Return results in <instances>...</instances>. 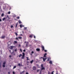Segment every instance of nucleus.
<instances>
[{"label":"nucleus","instance_id":"f257e3e1","mask_svg":"<svg viewBox=\"0 0 74 74\" xmlns=\"http://www.w3.org/2000/svg\"><path fill=\"white\" fill-rule=\"evenodd\" d=\"M40 66L41 67V69L40 70V71H42V70H45V68L43 66V64H41Z\"/></svg>","mask_w":74,"mask_h":74},{"label":"nucleus","instance_id":"f03ea898","mask_svg":"<svg viewBox=\"0 0 74 74\" xmlns=\"http://www.w3.org/2000/svg\"><path fill=\"white\" fill-rule=\"evenodd\" d=\"M28 44L29 42H27V43L25 47H26V48H28V47H29L28 46Z\"/></svg>","mask_w":74,"mask_h":74},{"label":"nucleus","instance_id":"7ed1b4c3","mask_svg":"<svg viewBox=\"0 0 74 74\" xmlns=\"http://www.w3.org/2000/svg\"><path fill=\"white\" fill-rule=\"evenodd\" d=\"M1 38L2 39H4L5 38V36H2L1 37Z\"/></svg>","mask_w":74,"mask_h":74},{"label":"nucleus","instance_id":"20e7f679","mask_svg":"<svg viewBox=\"0 0 74 74\" xmlns=\"http://www.w3.org/2000/svg\"><path fill=\"white\" fill-rule=\"evenodd\" d=\"M36 50L38 52H40V49L39 48H37L36 49Z\"/></svg>","mask_w":74,"mask_h":74},{"label":"nucleus","instance_id":"39448f33","mask_svg":"<svg viewBox=\"0 0 74 74\" xmlns=\"http://www.w3.org/2000/svg\"><path fill=\"white\" fill-rule=\"evenodd\" d=\"M41 47H42V50L44 51V47L43 46H42Z\"/></svg>","mask_w":74,"mask_h":74},{"label":"nucleus","instance_id":"423d86ee","mask_svg":"<svg viewBox=\"0 0 74 74\" xmlns=\"http://www.w3.org/2000/svg\"><path fill=\"white\" fill-rule=\"evenodd\" d=\"M33 69L34 70H36V66H33Z\"/></svg>","mask_w":74,"mask_h":74},{"label":"nucleus","instance_id":"0eeeda50","mask_svg":"<svg viewBox=\"0 0 74 74\" xmlns=\"http://www.w3.org/2000/svg\"><path fill=\"white\" fill-rule=\"evenodd\" d=\"M18 25V22L16 23V27H15L16 28V27H17V26Z\"/></svg>","mask_w":74,"mask_h":74},{"label":"nucleus","instance_id":"6e6552de","mask_svg":"<svg viewBox=\"0 0 74 74\" xmlns=\"http://www.w3.org/2000/svg\"><path fill=\"white\" fill-rule=\"evenodd\" d=\"M13 48H14V46H11L10 48V49H13Z\"/></svg>","mask_w":74,"mask_h":74},{"label":"nucleus","instance_id":"1a4fd4ad","mask_svg":"<svg viewBox=\"0 0 74 74\" xmlns=\"http://www.w3.org/2000/svg\"><path fill=\"white\" fill-rule=\"evenodd\" d=\"M33 62H34L33 60H32V61H31L30 62L31 64H32Z\"/></svg>","mask_w":74,"mask_h":74},{"label":"nucleus","instance_id":"9d476101","mask_svg":"<svg viewBox=\"0 0 74 74\" xmlns=\"http://www.w3.org/2000/svg\"><path fill=\"white\" fill-rule=\"evenodd\" d=\"M43 61H44V62H45V60H46V59H47V58H43Z\"/></svg>","mask_w":74,"mask_h":74},{"label":"nucleus","instance_id":"9b49d317","mask_svg":"<svg viewBox=\"0 0 74 74\" xmlns=\"http://www.w3.org/2000/svg\"><path fill=\"white\" fill-rule=\"evenodd\" d=\"M49 63L50 64H52V61H50L49 62Z\"/></svg>","mask_w":74,"mask_h":74},{"label":"nucleus","instance_id":"f8f14e48","mask_svg":"<svg viewBox=\"0 0 74 74\" xmlns=\"http://www.w3.org/2000/svg\"><path fill=\"white\" fill-rule=\"evenodd\" d=\"M5 63H6V62L5 61L3 63V65H5Z\"/></svg>","mask_w":74,"mask_h":74},{"label":"nucleus","instance_id":"ddd939ff","mask_svg":"<svg viewBox=\"0 0 74 74\" xmlns=\"http://www.w3.org/2000/svg\"><path fill=\"white\" fill-rule=\"evenodd\" d=\"M23 26H24L22 25H20V28H22V27Z\"/></svg>","mask_w":74,"mask_h":74},{"label":"nucleus","instance_id":"4468645a","mask_svg":"<svg viewBox=\"0 0 74 74\" xmlns=\"http://www.w3.org/2000/svg\"><path fill=\"white\" fill-rule=\"evenodd\" d=\"M22 55L21 54H20V55H19L18 56L19 58H21L22 56Z\"/></svg>","mask_w":74,"mask_h":74},{"label":"nucleus","instance_id":"2eb2a0df","mask_svg":"<svg viewBox=\"0 0 74 74\" xmlns=\"http://www.w3.org/2000/svg\"><path fill=\"white\" fill-rule=\"evenodd\" d=\"M18 22L20 24H21V23H22V22H21V20H19Z\"/></svg>","mask_w":74,"mask_h":74},{"label":"nucleus","instance_id":"dca6fc26","mask_svg":"<svg viewBox=\"0 0 74 74\" xmlns=\"http://www.w3.org/2000/svg\"><path fill=\"white\" fill-rule=\"evenodd\" d=\"M4 15V13H2L1 14V16H3Z\"/></svg>","mask_w":74,"mask_h":74},{"label":"nucleus","instance_id":"f3484780","mask_svg":"<svg viewBox=\"0 0 74 74\" xmlns=\"http://www.w3.org/2000/svg\"><path fill=\"white\" fill-rule=\"evenodd\" d=\"M16 66H14L13 67V69H15V68H16Z\"/></svg>","mask_w":74,"mask_h":74},{"label":"nucleus","instance_id":"a211bd4d","mask_svg":"<svg viewBox=\"0 0 74 74\" xmlns=\"http://www.w3.org/2000/svg\"><path fill=\"white\" fill-rule=\"evenodd\" d=\"M24 56H23L22 57H21V59H24Z\"/></svg>","mask_w":74,"mask_h":74},{"label":"nucleus","instance_id":"6ab92c4d","mask_svg":"<svg viewBox=\"0 0 74 74\" xmlns=\"http://www.w3.org/2000/svg\"><path fill=\"white\" fill-rule=\"evenodd\" d=\"M49 59H51V58H48L47 61H49L50 60H49Z\"/></svg>","mask_w":74,"mask_h":74},{"label":"nucleus","instance_id":"aec40b11","mask_svg":"<svg viewBox=\"0 0 74 74\" xmlns=\"http://www.w3.org/2000/svg\"><path fill=\"white\" fill-rule=\"evenodd\" d=\"M14 42L16 44V43H17V41H14Z\"/></svg>","mask_w":74,"mask_h":74},{"label":"nucleus","instance_id":"412c9836","mask_svg":"<svg viewBox=\"0 0 74 74\" xmlns=\"http://www.w3.org/2000/svg\"><path fill=\"white\" fill-rule=\"evenodd\" d=\"M18 38L19 39H22V37H20L19 36L18 37Z\"/></svg>","mask_w":74,"mask_h":74},{"label":"nucleus","instance_id":"4be33fe9","mask_svg":"<svg viewBox=\"0 0 74 74\" xmlns=\"http://www.w3.org/2000/svg\"><path fill=\"white\" fill-rule=\"evenodd\" d=\"M5 18H3L2 21H4V20H5Z\"/></svg>","mask_w":74,"mask_h":74},{"label":"nucleus","instance_id":"5701e85b","mask_svg":"<svg viewBox=\"0 0 74 74\" xmlns=\"http://www.w3.org/2000/svg\"><path fill=\"white\" fill-rule=\"evenodd\" d=\"M15 34H16V36H18V33H16V32H15Z\"/></svg>","mask_w":74,"mask_h":74},{"label":"nucleus","instance_id":"b1692460","mask_svg":"<svg viewBox=\"0 0 74 74\" xmlns=\"http://www.w3.org/2000/svg\"><path fill=\"white\" fill-rule=\"evenodd\" d=\"M23 56H24L25 54V53H23Z\"/></svg>","mask_w":74,"mask_h":74},{"label":"nucleus","instance_id":"393cba45","mask_svg":"<svg viewBox=\"0 0 74 74\" xmlns=\"http://www.w3.org/2000/svg\"><path fill=\"white\" fill-rule=\"evenodd\" d=\"M14 51L15 52H16L17 51V49H15Z\"/></svg>","mask_w":74,"mask_h":74},{"label":"nucleus","instance_id":"a878e982","mask_svg":"<svg viewBox=\"0 0 74 74\" xmlns=\"http://www.w3.org/2000/svg\"><path fill=\"white\" fill-rule=\"evenodd\" d=\"M29 37H30L31 38H32V35H30L29 36Z\"/></svg>","mask_w":74,"mask_h":74},{"label":"nucleus","instance_id":"bb28decb","mask_svg":"<svg viewBox=\"0 0 74 74\" xmlns=\"http://www.w3.org/2000/svg\"><path fill=\"white\" fill-rule=\"evenodd\" d=\"M41 71H40L39 74H42V73H41Z\"/></svg>","mask_w":74,"mask_h":74},{"label":"nucleus","instance_id":"cd10ccee","mask_svg":"<svg viewBox=\"0 0 74 74\" xmlns=\"http://www.w3.org/2000/svg\"><path fill=\"white\" fill-rule=\"evenodd\" d=\"M53 72H54V71H53L51 73V74H53Z\"/></svg>","mask_w":74,"mask_h":74},{"label":"nucleus","instance_id":"c85d7f7f","mask_svg":"<svg viewBox=\"0 0 74 74\" xmlns=\"http://www.w3.org/2000/svg\"><path fill=\"white\" fill-rule=\"evenodd\" d=\"M24 72H25V71H23L21 72V73H23Z\"/></svg>","mask_w":74,"mask_h":74},{"label":"nucleus","instance_id":"c756f323","mask_svg":"<svg viewBox=\"0 0 74 74\" xmlns=\"http://www.w3.org/2000/svg\"><path fill=\"white\" fill-rule=\"evenodd\" d=\"M16 40H19V39H18V37H16Z\"/></svg>","mask_w":74,"mask_h":74},{"label":"nucleus","instance_id":"7c9ffc66","mask_svg":"<svg viewBox=\"0 0 74 74\" xmlns=\"http://www.w3.org/2000/svg\"><path fill=\"white\" fill-rule=\"evenodd\" d=\"M10 13H11V12L10 11H9V12H8V14H10Z\"/></svg>","mask_w":74,"mask_h":74},{"label":"nucleus","instance_id":"2f4dec72","mask_svg":"<svg viewBox=\"0 0 74 74\" xmlns=\"http://www.w3.org/2000/svg\"><path fill=\"white\" fill-rule=\"evenodd\" d=\"M18 66H21V64H20V63H19L18 64Z\"/></svg>","mask_w":74,"mask_h":74},{"label":"nucleus","instance_id":"473e14b6","mask_svg":"<svg viewBox=\"0 0 74 74\" xmlns=\"http://www.w3.org/2000/svg\"><path fill=\"white\" fill-rule=\"evenodd\" d=\"M3 67H5V65H3Z\"/></svg>","mask_w":74,"mask_h":74},{"label":"nucleus","instance_id":"72a5a7b5","mask_svg":"<svg viewBox=\"0 0 74 74\" xmlns=\"http://www.w3.org/2000/svg\"><path fill=\"white\" fill-rule=\"evenodd\" d=\"M6 16H7V18H9V16H8V15H7Z\"/></svg>","mask_w":74,"mask_h":74},{"label":"nucleus","instance_id":"f704fd0d","mask_svg":"<svg viewBox=\"0 0 74 74\" xmlns=\"http://www.w3.org/2000/svg\"><path fill=\"white\" fill-rule=\"evenodd\" d=\"M12 73H13V74H15V72H14V71H13Z\"/></svg>","mask_w":74,"mask_h":74},{"label":"nucleus","instance_id":"c9c22d12","mask_svg":"<svg viewBox=\"0 0 74 74\" xmlns=\"http://www.w3.org/2000/svg\"><path fill=\"white\" fill-rule=\"evenodd\" d=\"M11 28H12V27H13V25H11Z\"/></svg>","mask_w":74,"mask_h":74},{"label":"nucleus","instance_id":"e433bc0d","mask_svg":"<svg viewBox=\"0 0 74 74\" xmlns=\"http://www.w3.org/2000/svg\"><path fill=\"white\" fill-rule=\"evenodd\" d=\"M17 19H19V16H18L17 18Z\"/></svg>","mask_w":74,"mask_h":74},{"label":"nucleus","instance_id":"4c0bfd02","mask_svg":"<svg viewBox=\"0 0 74 74\" xmlns=\"http://www.w3.org/2000/svg\"><path fill=\"white\" fill-rule=\"evenodd\" d=\"M31 53H34V52L33 51H32Z\"/></svg>","mask_w":74,"mask_h":74},{"label":"nucleus","instance_id":"58836bf2","mask_svg":"<svg viewBox=\"0 0 74 74\" xmlns=\"http://www.w3.org/2000/svg\"><path fill=\"white\" fill-rule=\"evenodd\" d=\"M26 29H27V27H24V30H26Z\"/></svg>","mask_w":74,"mask_h":74},{"label":"nucleus","instance_id":"ea45409f","mask_svg":"<svg viewBox=\"0 0 74 74\" xmlns=\"http://www.w3.org/2000/svg\"><path fill=\"white\" fill-rule=\"evenodd\" d=\"M44 51L45 52H47V51L46 50H45Z\"/></svg>","mask_w":74,"mask_h":74},{"label":"nucleus","instance_id":"a19ab883","mask_svg":"<svg viewBox=\"0 0 74 74\" xmlns=\"http://www.w3.org/2000/svg\"><path fill=\"white\" fill-rule=\"evenodd\" d=\"M40 71V70H37V72H38V71Z\"/></svg>","mask_w":74,"mask_h":74},{"label":"nucleus","instance_id":"79ce46f5","mask_svg":"<svg viewBox=\"0 0 74 74\" xmlns=\"http://www.w3.org/2000/svg\"><path fill=\"white\" fill-rule=\"evenodd\" d=\"M48 74H51V73H50V72H48Z\"/></svg>","mask_w":74,"mask_h":74},{"label":"nucleus","instance_id":"37998d69","mask_svg":"<svg viewBox=\"0 0 74 74\" xmlns=\"http://www.w3.org/2000/svg\"><path fill=\"white\" fill-rule=\"evenodd\" d=\"M45 55H47V53H45Z\"/></svg>","mask_w":74,"mask_h":74},{"label":"nucleus","instance_id":"c03bdc74","mask_svg":"<svg viewBox=\"0 0 74 74\" xmlns=\"http://www.w3.org/2000/svg\"><path fill=\"white\" fill-rule=\"evenodd\" d=\"M23 52H25V51H26V50H25V49H24V50H23Z\"/></svg>","mask_w":74,"mask_h":74},{"label":"nucleus","instance_id":"a18cd8bd","mask_svg":"<svg viewBox=\"0 0 74 74\" xmlns=\"http://www.w3.org/2000/svg\"><path fill=\"white\" fill-rule=\"evenodd\" d=\"M44 57H46V56L45 55H44Z\"/></svg>","mask_w":74,"mask_h":74},{"label":"nucleus","instance_id":"49530a36","mask_svg":"<svg viewBox=\"0 0 74 74\" xmlns=\"http://www.w3.org/2000/svg\"><path fill=\"white\" fill-rule=\"evenodd\" d=\"M1 18H0V22H1Z\"/></svg>","mask_w":74,"mask_h":74},{"label":"nucleus","instance_id":"de8ad7c7","mask_svg":"<svg viewBox=\"0 0 74 74\" xmlns=\"http://www.w3.org/2000/svg\"><path fill=\"white\" fill-rule=\"evenodd\" d=\"M18 47H21V45L19 44L18 45Z\"/></svg>","mask_w":74,"mask_h":74},{"label":"nucleus","instance_id":"09e8293b","mask_svg":"<svg viewBox=\"0 0 74 74\" xmlns=\"http://www.w3.org/2000/svg\"><path fill=\"white\" fill-rule=\"evenodd\" d=\"M0 10H1V11H2V10H1V7L0 8Z\"/></svg>","mask_w":74,"mask_h":74},{"label":"nucleus","instance_id":"8fccbe9b","mask_svg":"<svg viewBox=\"0 0 74 74\" xmlns=\"http://www.w3.org/2000/svg\"><path fill=\"white\" fill-rule=\"evenodd\" d=\"M34 38H36V36H34Z\"/></svg>","mask_w":74,"mask_h":74},{"label":"nucleus","instance_id":"3c124183","mask_svg":"<svg viewBox=\"0 0 74 74\" xmlns=\"http://www.w3.org/2000/svg\"><path fill=\"white\" fill-rule=\"evenodd\" d=\"M9 52H10V53H11V50H9Z\"/></svg>","mask_w":74,"mask_h":74},{"label":"nucleus","instance_id":"603ef678","mask_svg":"<svg viewBox=\"0 0 74 74\" xmlns=\"http://www.w3.org/2000/svg\"><path fill=\"white\" fill-rule=\"evenodd\" d=\"M32 46V45H29V47H31Z\"/></svg>","mask_w":74,"mask_h":74},{"label":"nucleus","instance_id":"864d4df0","mask_svg":"<svg viewBox=\"0 0 74 74\" xmlns=\"http://www.w3.org/2000/svg\"><path fill=\"white\" fill-rule=\"evenodd\" d=\"M41 58H42V59H43L44 58L42 57H40V59H41Z\"/></svg>","mask_w":74,"mask_h":74},{"label":"nucleus","instance_id":"5fc2aeb1","mask_svg":"<svg viewBox=\"0 0 74 74\" xmlns=\"http://www.w3.org/2000/svg\"><path fill=\"white\" fill-rule=\"evenodd\" d=\"M25 43H26V44H27V42L25 41Z\"/></svg>","mask_w":74,"mask_h":74},{"label":"nucleus","instance_id":"6e6d98bb","mask_svg":"<svg viewBox=\"0 0 74 74\" xmlns=\"http://www.w3.org/2000/svg\"><path fill=\"white\" fill-rule=\"evenodd\" d=\"M26 74H29V73H28L27 72L26 73Z\"/></svg>","mask_w":74,"mask_h":74},{"label":"nucleus","instance_id":"4d7b16f0","mask_svg":"<svg viewBox=\"0 0 74 74\" xmlns=\"http://www.w3.org/2000/svg\"><path fill=\"white\" fill-rule=\"evenodd\" d=\"M10 74V72H8V74Z\"/></svg>","mask_w":74,"mask_h":74},{"label":"nucleus","instance_id":"13d9d810","mask_svg":"<svg viewBox=\"0 0 74 74\" xmlns=\"http://www.w3.org/2000/svg\"><path fill=\"white\" fill-rule=\"evenodd\" d=\"M20 51H21V52H22V49H20Z\"/></svg>","mask_w":74,"mask_h":74},{"label":"nucleus","instance_id":"bf43d9fd","mask_svg":"<svg viewBox=\"0 0 74 74\" xmlns=\"http://www.w3.org/2000/svg\"><path fill=\"white\" fill-rule=\"evenodd\" d=\"M29 58H27V60H29Z\"/></svg>","mask_w":74,"mask_h":74},{"label":"nucleus","instance_id":"052dcab7","mask_svg":"<svg viewBox=\"0 0 74 74\" xmlns=\"http://www.w3.org/2000/svg\"><path fill=\"white\" fill-rule=\"evenodd\" d=\"M3 10H5V9L4 8H3Z\"/></svg>","mask_w":74,"mask_h":74},{"label":"nucleus","instance_id":"680f3d73","mask_svg":"<svg viewBox=\"0 0 74 74\" xmlns=\"http://www.w3.org/2000/svg\"><path fill=\"white\" fill-rule=\"evenodd\" d=\"M0 67H1V64L0 63Z\"/></svg>","mask_w":74,"mask_h":74},{"label":"nucleus","instance_id":"e2e57ef3","mask_svg":"<svg viewBox=\"0 0 74 74\" xmlns=\"http://www.w3.org/2000/svg\"><path fill=\"white\" fill-rule=\"evenodd\" d=\"M9 57H10H10H11V56H9Z\"/></svg>","mask_w":74,"mask_h":74},{"label":"nucleus","instance_id":"0e129e2a","mask_svg":"<svg viewBox=\"0 0 74 74\" xmlns=\"http://www.w3.org/2000/svg\"><path fill=\"white\" fill-rule=\"evenodd\" d=\"M26 58H27V59H29V58H28V57H26Z\"/></svg>","mask_w":74,"mask_h":74},{"label":"nucleus","instance_id":"69168bd1","mask_svg":"<svg viewBox=\"0 0 74 74\" xmlns=\"http://www.w3.org/2000/svg\"><path fill=\"white\" fill-rule=\"evenodd\" d=\"M20 36H22V34H21L20 35Z\"/></svg>","mask_w":74,"mask_h":74},{"label":"nucleus","instance_id":"338daca9","mask_svg":"<svg viewBox=\"0 0 74 74\" xmlns=\"http://www.w3.org/2000/svg\"><path fill=\"white\" fill-rule=\"evenodd\" d=\"M14 53V52H13L12 53Z\"/></svg>","mask_w":74,"mask_h":74},{"label":"nucleus","instance_id":"774afa93","mask_svg":"<svg viewBox=\"0 0 74 74\" xmlns=\"http://www.w3.org/2000/svg\"><path fill=\"white\" fill-rule=\"evenodd\" d=\"M22 33H24V32H23V31L22 32Z\"/></svg>","mask_w":74,"mask_h":74}]
</instances>
